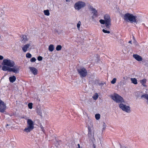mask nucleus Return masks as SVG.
Returning a JSON list of instances; mask_svg holds the SVG:
<instances>
[{"instance_id":"obj_1","label":"nucleus","mask_w":148,"mask_h":148,"mask_svg":"<svg viewBox=\"0 0 148 148\" xmlns=\"http://www.w3.org/2000/svg\"><path fill=\"white\" fill-rule=\"evenodd\" d=\"M2 64L4 65L2 69L4 71H8L13 72L16 74L19 72V66H15V63L14 61L10 59H4Z\"/></svg>"},{"instance_id":"obj_2","label":"nucleus","mask_w":148,"mask_h":148,"mask_svg":"<svg viewBox=\"0 0 148 148\" xmlns=\"http://www.w3.org/2000/svg\"><path fill=\"white\" fill-rule=\"evenodd\" d=\"M136 16H134L132 14L127 13L124 14L123 18L126 22H130L131 23H134L137 24L138 22V20L136 19Z\"/></svg>"},{"instance_id":"obj_3","label":"nucleus","mask_w":148,"mask_h":148,"mask_svg":"<svg viewBox=\"0 0 148 148\" xmlns=\"http://www.w3.org/2000/svg\"><path fill=\"white\" fill-rule=\"evenodd\" d=\"M104 20L100 19L99 21L102 24H105V26L107 29H110V27L111 25V19L110 17L108 14H106L104 16Z\"/></svg>"},{"instance_id":"obj_4","label":"nucleus","mask_w":148,"mask_h":148,"mask_svg":"<svg viewBox=\"0 0 148 148\" xmlns=\"http://www.w3.org/2000/svg\"><path fill=\"white\" fill-rule=\"evenodd\" d=\"M27 127L25 128L24 131L27 132H29L32 130L34 128L33 122L31 119H28L27 121Z\"/></svg>"},{"instance_id":"obj_5","label":"nucleus","mask_w":148,"mask_h":148,"mask_svg":"<svg viewBox=\"0 0 148 148\" xmlns=\"http://www.w3.org/2000/svg\"><path fill=\"white\" fill-rule=\"evenodd\" d=\"M111 97L112 99L117 103H122L124 102L123 98L117 94L115 93L113 95L111 96Z\"/></svg>"},{"instance_id":"obj_6","label":"nucleus","mask_w":148,"mask_h":148,"mask_svg":"<svg viewBox=\"0 0 148 148\" xmlns=\"http://www.w3.org/2000/svg\"><path fill=\"white\" fill-rule=\"evenodd\" d=\"M86 5V3L82 1H78L76 2L74 5V7L76 10H79L85 7Z\"/></svg>"},{"instance_id":"obj_7","label":"nucleus","mask_w":148,"mask_h":148,"mask_svg":"<svg viewBox=\"0 0 148 148\" xmlns=\"http://www.w3.org/2000/svg\"><path fill=\"white\" fill-rule=\"evenodd\" d=\"M92 127H91L90 126H88V136L90 140H91L92 143L95 141V139L94 137V132L92 131Z\"/></svg>"},{"instance_id":"obj_8","label":"nucleus","mask_w":148,"mask_h":148,"mask_svg":"<svg viewBox=\"0 0 148 148\" xmlns=\"http://www.w3.org/2000/svg\"><path fill=\"white\" fill-rule=\"evenodd\" d=\"M119 107L123 111L129 113L131 112L130 107L122 103H120L119 105Z\"/></svg>"},{"instance_id":"obj_9","label":"nucleus","mask_w":148,"mask_h":148,"mask_svg":"<svg viewBox=\"0 0 148 148\" xmlns=\"http://www.w3.org/2000/svg\"><path fill=\"white\" fill-rule=\"evenodd\" d=\"M77 71L81 77H84L87 74V70L84 68L77 69Z\"/></svg>"},{"instance_id":"obj_10","label":"nucleus","mask_w":148,"mask_h":148,"mask_svg":"<svg viewBox=\"0 0 148 148\" xmlns=\"http://www.w3.org/2000/svg\"><path fill=\"white\" fill-rule=\"evenodd\" d=\"M6 108L5 103L1 100H0V112L3 113L5 112Z\"/></svg>"},{"instance_id":"obj_11","label":"nucleus","mask_w":148,"mask_h":148,"mask_svg":"<svg viewBox=\"0 0 148 148\" xmlns=\"http://www.w3.org/2000/svg\"><path fill=\"white\" fill-rule=\"evenodd\" d=\"M88 8L91 11H92V13L93 14L94 16H95V17H97V12L94 8L91 5H90L88 7Z\"/></svg>"},{"instance_id":"obj_12","label":"nucleus","mask_w":148,"mask_h":148,"mask_svg":"<svg viewBox=\"0 0 148 148\" xmlns=\"http://www.w3.org/2000/svg\"><path fill=\"white\" fill-rule=\"evenodd\" d=\"M29 68L30 69L31 71L33 74L34 75H36L37 74L38 70L36 68L31 67H29Z\"/></svg>"},{"instance_id":"obj_13","label":"nucleus","mask_w":148,"mask_h":148,"mask_svg":"<svg viewBox=\"0 0 148 148\" xmlns=\"http://www.w3.org/2000/svg\"><path fill=\"white\" fill-rule=\"evenodd\" d=\"M133 56L135 59L138 61H142L143 60L142 57L138 54H133Z\"/></svg>"},{"instance_id":"obj_14","label":"nucleus","mask_w":148,"mask_h":148,"mask_svg":"<svg viewBox=\"0 0 148 148\" xmlns=\"http://www.w3.org/2000/svg\"><path fill=\"white\" fill-rule=\"evenodd\" d=\"M31 46L29 43L25 45L22 48V50L24 52H25L27 51V49Z\"/></svg>"},{"instance_id":"obj_15","label":"nucleus","mask_w":148,"mask_h":148,"mask_svg":"<svg viewBox=\"0 0 148 148\" xmlns=\"http://www.w3.org/2000/svg\"><path fill=\"white\" fill-rule=\"evenodd\" d=\"M16 77L15 76L13 75L9 77V79L10 81L12 83L14 82L16 80Z\"/></svg>"},{"instance_id":"obj_16","label":"nucleus","mask_w":148,"mask_h":148,"mask_svg":"<svg viewBox=\"0 0 148 148\" xmlns=\"http://www.w3.org/2000/svg\"><path fill=\"white\" fill-rule=\"evenodd\" d=\"M141 98H144L147 100L146 102L148 104V95L147 94H145L142 95L141 96Z\"/></svg>"},{"instance_id":"obj_17","label":"nucleus","mask_w":148,"mask_h":148,"mask_svg":"<svg viewBox=\"0 0 148 148\" xmlns=\"http://www.w3.org/2000/svg\"><path fill=\"white\" fill-rule=\"evenodd\" d=\"M21 39L22 41L23 42H25L28 40L27 36L26 35L23 36L21 38Z\"/></svg>"},{"instance_id":"obj_18","label":"nucleus","mask_w":148,"mask_h":148,"mask_svg":"<svg viewBox=\"0 0 148 148\" xmlns=\"http://www.w3.org/2000/svg\"><path fill=\"white\" fill-rule=\"evenodd\" d=\"M54 48L53 45H50L49 46L48 48L49 50V51L51 52L53 51L54 49Z\"/></svg>"},{"instance_id":"obj_19","label":"nucleus","mask_w":148,"mask_h":148,"mask_svg":"<svg viewBox=\"0 0 148 148\" xmlns=\"http://www.w3.org/2000/svg\"><path fill=\"white\" fill-rule=\"evenodd\" d=\"M131 80L132 81V82L135 84H137V80L135 78H131Z\"/></svg>"},{"instance_id":"obj_20","label":"nucleus","mask_w":148,"mask_h":148,"mask_svg":"<svg viewBox=\"0 0 148 148\" xmlns=\"http://www.w3.org/2000/svg\"><path fill=\"white\" fill-rule=\"evenodd\" d=\"M44 13L45 15L47 16H49L50 14L49 11L48 10H44Z\"/></svg>"},{"instance_id":"obj_21","label":"nucleus","mask_w":148,"mask_h":148,"mask_svg":"<svg viewBox=\"0 0 148 148\" xmlns=\"http://www.w3.org/2000/svg\"><path fill=\"white\" fill-rule=\"evenodd\" d=\"M98 97V95L97 93H96L92 97V98L95 100H97Z\"/></svg>"},{"instance_id":"obj_22","label":"nucleus","mask_w":148,"mask_h":148,"mask_svg":"<svg viewBox=\"0 0 148 148\" xmlns=\"http://www.w3.org/2000/svg\"><path fill=\"white\" fill-rule=\"evenodd\" d=\"M62 48V47L61 45H58L56 47V49L58 51H60Z\"/></svg>"},{"instance_id":"obj_23","label":"nucleus","mask_w":148,"mask_h":148,"mask_svg":"<svg viewBox=\"0 0 148 148\" xmlns=\"http://www.w3.org/2000/svg\"><path fill=\"white\" fill-rule=\"evenodd\" d=\"M95 118L97 120H99L100 118V115L99 114H96L95 115Z\"/></svg>"},{"instance_id":"obj_24","label":"nucleus","mask_w":148,"mask_h":148,"mask_svg":"<svg viewBox=\"0 0 148 148\" xmlns=\"http://www.w3.org/2000/svg\"><path fill=\"white\" fill-rule=\"evenodd\" d=\"M146 82V79H143L141 80H140V83L142 84L144 86H145L144 85V84Z\"/></svg>"},{"instance_id":"obj_25","label":"nucleus","mask_w":148,"mask_h":148,"mask_svg":"<svg viewBox=\"0 0 148 148\" xmlns=\"http://www.w3.org/2000/svg\"><path fill=\"white\" fill-rule=\"evenodd\" d=\"M32 105L33 104L32 103H29L28 105V108L30 109H31L32 108Z\"/></svg>"},{"instance_id":"obj_26","label":"nucleus","mask_w":148,"mask_h":148,"mask_svg":"<svg viewBox=\"0 0 148 148\" xmlns=\"http://www.w3.org/2000/svg\"><path fill=\"white\" fill-rule=\"evenodd\" d=\"M116 78H114L111 81V83L112 84H114L116 82Z\"/></svg>"},{"instance_id":"obj_27","label":"nucleus","mask_w":148,"mask_h":148,"mask_svg":"<svg viewBox=\"0 0 148 148\" xmlns=\"http://www.w3.org/2000/svg\"><path fill=\"white\" fill-rule=\"evenodd\" d=\"M26 57L27 58H30L32 57V55L29 53H27L26 55Z\"/></svg>"},{"instance_id":"obj_28","label":"nucleus","mask_w":148,"mask_h":148,"mask_svg":"<svg viewBox=\"0 0 148 148\" xmlns=\"http://www.w3.org/2000/svg\"><path fill=\"white\" fill-rule=\"evenodd\" d=\"M102 31L103 32L105 33L109 34L110 33V32L109 31L106 30L105 29H103L102 30Z\"/></svg>"},{"instance_id":"obj_29","label":"nucleus","mask_w":148,"mask_h":148,"mask_svg":"<svg viewBox=\"0 0 148 148\" xmlns=\"http://www.w3.org/2000/svg\"><path fill=\"white\" fill-rule=\"evenodd\" d=\"M36 60L35 58L34 57L32 58L30 60V61L31 62H35Z\"/></svg>"},{"instance_id":"obj_30","label":"nucleus","mask_w":148,"mask_h":148,"mask_svg":"<svg viewBox=\"0 0 148 148\" xmlns=\"http://www.w3.org/2000/svg\"><path fill=\"white\" fill-rule=\"evenodd\" d=\"M80 25H81V22L80 21H79L78 22V23L77 24V27L78 29H79V28L80 27Z\"/></svg>"},{"instance_id":"obj_31","label":"nucleus","mask_w":148,"mask_h":148,"mask_svg":"<svg viewBox=\"0 0 148 148\" xmlns=\"http://www.w3.org/2000/svg\"><path fill=\"white\" fill-rule=\"evenodd\" d=\"M37 59L39 61H41L42 59V57L41 56H39L38 57Z\"/></svg>"},{"instance_id":"obj_32","label":"nucleus","mask_w":148,"mask_h":148,"mask_svg":"<svg viewBox=\"0 0 148 148\" xmlns=\"http://www.w3.org/2000/svg\"><path fill=\"white\" fill-rule=\"evenodd\" d=\"M106 127V125L104 122L103 123V131L105 130Z\"/></svg>"},{"instance_id":"obj_33","label":"nucleus","mask_w":148,"mask_h":148,"mask_svg":"<svg viewBox=\"0 0 148 148\" xmlns=\"http://www.w3.org/2000/svg\"><path fill=\"white\" fill-rule=\"evenodd\" d=\"M37 113L38 114L41 116L42 113L40 112V111L38 110L37 111Z\"/></svg>"},{"instance_id":"obj_34","label":"nucleus","mask_w":148,"mask_h":148,"mask_svg":"<svg viewBox=\"0 0 148 148\" xmlns=\"http://www.w3.org/2000/svg\"><path fill=\"white\" fill-rule=\"evenodd\" d=\"M40 127L41 128L42 131L43 132H44V128L43 126L42 125H40Z\"/></svg>"},{"instance_id":"obj_35","label":"nucleus","mask_w":148,"mask_h":148,"mask_svg":"<svg viewBox=\"0 0 148 148\" xmlns=\"http://www.w3.org/2000/svg\"><path fill=\"white\" fill-rule=\"evenodd\" d=\"M95 17V16H94V15H93V16L92 17V20L93 21L95 20V19H94Z\"/></svg>"},{"instance_id":"obj_36","label":"nucleus","mask_w":148,"mask_h":148,"mask_svg":"<svg viewBox=\"0 0 148 148\" xmlns=\"http://www.w3.org/2000/svg\"><path fill=\"white\" fill-rule=\"evenodd\" d=\"M3 57L1 55H0V60H1L3 59Z\"/></svg>"},{"instance_id":"obj_37","label":"nucleus","mask_w":148,"mask_h":148,"mask_svg":"<svg viewBox=\"0 0 148 148\" xmlns=\"http://www.w3.org/2000/svg\"><path fill=\"white\" fill-rule=\"evenodd\" d=\"M93 148H96V145H95L94 143V142L93 143Z\"/></svg>"},{"instance_id":"obj_38","label":"nucleus","mask_w":148,"mask_h":148,"mask_svg":"<svg viewBox=\"0 0 148 148\" xmlns=\"http://www.w3.org/2000/svg\"><path fill=\"white\" fill-rule=\"evenodd\" d=\"M77 146H78V147H77V148H80V145L79 144H77Z\"/></svg>"},{"instance_id":"obj_39","label":"nucleus","mask_w":148,"mask_h":148,"mask_svg":"<svg viewBox=\"0 0 148 148\" xmlns=\"http://www.w3.org/2000/svg\"><path fill=\"white\" fill-rule=\"evenodd\" d=\"M9 125H9V124H7V125H6L5 127H7V126H9Z\"/></svg>"},{"instance_id":"obj_40","label":"nucleus","mask_w":148,"mask_h":148,"mask_svg":"<svg viewBox=\"0 0 148 148\" xmlns=\"http://www.w3.org/2000/svg\"><path fill=\"white\" fill-rule=\"evenodd\" d=\"M133 40H135V38H134V36H133Z\"/></svg>"},{"instance_id":"obj_41","label":"nucleus","mask_w":148,"mask_h":148,"mask_svg":"<svg viewBox=\"0 0 148 148\" xmlns=\"http://www.w3.org/2000/svg\"><path fill=\"white\" fill-rule=\"evenodd\" d=\"M129 43H131V44H132V41H130L129 42H128Z\"/></svg>"},{"instance_id":"obj_42","label":"nucleus","mask_w":148,"mask_h":148,"mask_svg":"<svg viewBox=\"0 0 148 148\" xmlns=\"http://www.w3.org/2000/svg\"><path fill=\"white\" fill-rule=\"evenodd\" d=\"M102 85H103V84L102 83Z\"/></svg>"}]
</instances>
